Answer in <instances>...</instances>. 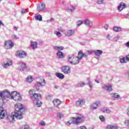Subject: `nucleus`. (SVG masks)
Returning <instances> with one entry per match:
<instances>
[{
  "label": "nucleus",
  "instance_id": "nucleus-1",
  "mask_svg": "<svg viewBox=\"0 0 129 129\" xmlns=\"http://www.w3.org/2000/svg\"><path fill=\"white\" fill-rule=\"evenodd\" d=\"M29 94L31 99L33 101L34 106H36V107H40L42 106V102L40 101V99L42 98L41 94L36 93H35V90H30L29 91Z\"/></svg>",
  "mask_w": 129,
  "mask_h": 129
},
{
  "label": "nucleus",
  "instance_id": "nucleus-2",
  "mask_svg": "<svg viewBox=\"0 0 129 129\" xmlns=\"http://www.w3.org/2000/svg\"><path fill=\"white\" fill-rule=\"evenodd\" d=\"M16 116L17 119H22L23 118V112L25 111V108L23 104L18 103L15 105Z\"/></svg>",
  "mask_w": 129,
  "mask_h": 129
},
{
  "label": "nucleus",
  "instance_id": "nucleus-3",
  "mask_svg": "<svg viewBox=\"0 0 129 129\" xmlns=\"http://www.w3.org/2000/svg\"><path fill=\"white\" fill-rule=\"evenodd\" d=\"M68 62L72 65L79 64L80 61L78 59L77 56L74 54H69L68 56Z\"/></svg>",
  "mask_w": 129,
  "mask_h": 129
},
{
  "label": "nucleus",
  "instance_id": "nucleus-4",
  "mask_svg": "<svg viewBox=\"0 0 129 129\" xmlns=\"http://www.w3.org/2000/svg\"><path fill=\"white\" fill-rule=\"evenodd\" d=\"M53 49L58 51L56 53V56L58 59H62L64 58V53L60 51H62V50H64V47L63 46H55L53 47Z\"/></svg>",
  "mask_w": 129,
  "mask_h": 129
},
{
  "label": "nucleus",
  "instance_id": "nucleus-5",
  "mask_svg": "<svg viewBox=\"0 0 129 129\" xmlns=\"http://www.w3.org/2000/svg\"><path fill=\"white\" fill-rule=\"evenodd\" d=\"M83 120H84V116L80 115L77 117H73L72 123H74V124H79V123L83 122Z\"/></svg>",
  "mask_w": 129,
  "mask_h": 129
},
{
  "label": "nucleus",
  "instance_id": "nucleus-6",
  "mask_svg": "<svg viewBox=\"0 0 129 129\" xmlns=\"http://www.w3.org/2000/svg\"><path fill=\"white\" fill-rule=\"evenodd\" d=\"M11 98L14 99L15 101H21L22 100V97L19 93L17 91H13L11 93Z\"/></svg>",
  "mask_w": 129,
  "mask_h": 129
},
{
  "label": "nucleus",
  "instance_id": "nucleus-7",
  "mask_svg": "<svg viewBox=\"0 0 129 129\" xmlns=\"http://www.w3.org/2000/svg\"><path fill=\"white\" fill-rule=\"evenodd\" d=\"M0 97L3 99H6V98H8V97H12V94L8 90H6L0 93Z\"/></svg>",
  "mask_w": 129,
  "mask_h": 129
},
{
  "label": "nucleus",
  "instance_id": "nucleus-8",
  "mask_svg": "<svg viewBox=\"0 0 129 129\" xmlns=\"http://www.w3.org/2000/svg\"><path fill=\"white\" fill-rule=\"evenodd\" d=\"M4 47L5 49L9 50L14 47V42L11 40H7L5 41Z\"/></svg>",
  "mask_w": 129,
  "mask_h": 129
},
{
  "label": "nucleus",
  "instance_id": "nucleus-9",
  "mask_svg": "<svg viewBox=\"0 0 129 129\" xmlns=\"http://www.w3.org/2000/svg\"><path fill=\"white\" fill-rule=\"evenodd\" d=\"M16 56L19 58H26L27 57V53L23 50H18L16 53Z\"/></svg>",
  "mask_w": 129,
  "mask_h": 129
},
{
  "label": "nucleus",
  "instance_id": "nucleus-10",
  "mask_svg": "<svg viewBox=\"0 0 129 129\" xmlns=\"http://www.w3.org/2000/svg\"><path fill=\"white\" fill-rule=\"evenodd\" d=\"M15 117L17 118V116L16 115V113L12 112L11 114L8 115L7 116V120L10 122H14L15 121Z\"/></svg>",
  "mask_w": 129,
  "mask_h": 129
},
{
  "label": "nucleus",
  "instance_id": "nucleus-11",
  "mask_svg": "<svg viewBox=\"0 0 129 129\" xmlns=\"http://www.w3.org/2000/svg\"><path fill=\"white\" fill-rule=\"evenodd\" d=\"M46 85V82L44 79H42L39 82H37V84L35 85L36 89L37 90H39L40 89V86H45Z\"/></svg>",
  "mask_w": 129,
  "mask_h": 129
},
{
  "label": "nucleus",
  "instance_id": "nucleus-12",
  "mask_svg": "<svg viewBox=\"0 0 129 129\" xmlns=\"http://www.w3.org/2000/svg\"><path fill=\"white\" fill-rule=\"evenodd\" d=\"M7 114H8L7 110L4 109L3 107H0V119H4Z\"/></svg>",
  "mask_w": 129,
  "mask_h": 129
},
{
  "label": "nucleus",
  "instance_id": "nucleus-13",
  "mask_svg": "<svg viewBox=\"0 0 129 129\" xmlns=\"http://www.w3.org/2000/svg\"><path fill=\"white\" fill-rule=\"evenodd\" d=\"M70 70H71V69L68 66H64L61 68V72H63L64 74H69L71 72Z\"/></svg>",
  "mask_w": 129,
  "mask_h": 129
},
{
  "label": "nucleus",
  "instance_id": "nucleus-14",
  "mask_svg": "<svg viewBox=\"0 0 129 129\" xmlns=\"http://www.w3.org/2000/svg\"><path fill=\"white\" fill-rule=\"evenodd\" d=\"M76 32L74 30H69L64 33L66 37H72L75 35Z\"/></svg>",
  "mask_w": 129,
  "mask_h": 129
},
{
  "label": "nucleus",
  "instance_id": "nucleus-15",
  "mask_svg": "<svg viewBox=\"0 0 129 129\" xmlns=\"http://www.w3.org/2000/svg\"><path fill=\"white\" fill-rule=\"evenodd\" d=\"M19 66L18 68V70L20 71V72H23V71L26 69L27 66L26 65V63L22 62H19Z\"/></svg>",
  "mask_w": 129,
  "mask_h": 129
},
{
  "label": "nucleus",
  "instance_id": "nucleus-16",
  "mask_svg": "<svg viewBox=\"0 0 129 129\" xmlns=\"http://www.w3.org/2000/svg\"><path fill=\"white\" fill-rule=\"evenodd\" d=\"M46 8V4L44 3H41V4H38L37 7V10L38 12H43Z\"/></svg>",
  "mask_w": 129,
  "mask_h": 129
},
{
  "label": "nucleus",
  "instance_id": "nucleus-17",
  "mask_svg": "<svg viewBox=\"0 0 129 129\" xmlns=\"http://www.w3.org/2000/svg\"><path fill=\"white\" fill-rule=\"evenodd\" d=\"M84 103H85L84 99H79L76 102V105L77 107L82 106L83 105H84Z\"/></svg>",
  "mask_w": 129,
  "mask_h": 129
},
{
  "label": "nucleus",
  "instance_id": "nucleus-18",
  "mask_svg": "<svg viewBox=\"0 0 129 129\" xmlns=\"http://www.w3.org/2000/svg\"><path fill=\"white\" fill-rule=\"evenodd\" d=\"M84 24H85V25L87 27H88V28H91V27L93 26V24H92V22L89 20V19H86L84 21Z\"/></svg>",
  "mask_w": 129,
  "mask_h": 129
},
{
  "label": "nucleus",
  "instance_id": "nucleus-19",
  "mask_svg": "<svg viewBox=\"0 0 129 129\" xmlns=\"http://www.w3.org/2000/svg\"><path fill=\"white\" fill-rule=\"evenodd\" d=\"M102 88L103 89V90H106V91H108V92L112 91V87L111 85H106L104 87H102Z\"/></svg>",
  "mask_w": 129,
  "mask_h": 129
},
{
  "label": "nucleus",
  "instance_id": "nucleus-20",
  "mask_svg": "<svg viewBox=\"0 0 129 129\" xmlns=\"http://www.w3.org/2000/svg\"><path fill=\"white\" fill-rule=\"evenodd\" d=\"M13 65V61L11 59H8L7 62L5 63L3 66L4 68H8L9 66H12Z\"/></svg>",
  "mask_w": 129,
  "mask_h": 129
},
{
  "label": "nucleus",
  "instance_id": "nucleus-21",
  "mask_svg": "<svg viewBox=\"0 0 129 129\" xmlns=\"http://www.w3.org/2000/svg\"><path fill=\"white\" fill-rule=\"evenodd\" d=\"M94 54L97 57H100V55H102V53H103V51L101 50H96L94 51Z\"/></svg>",
  "mask_w": 129,
  "mask_h": 129
},
{
  "label": "nucleus",
  "instance_id": "nucleus-22",
  "mask_svg": "<svg viewBox=\"0 0 129 129\" xmlns=\"http://www.w3.org/2000/svg\"><path fill=\"white\" fill-rule=\"evenodd\" d=\"M125 8V4L123 3H121L119 6L118 7V11L119 12H121L122 10H123Z\"/></svg>",
  "mask_w": 129,
  "mask_h": 129
},
{
  "label": "nucleus",
  "instance_id": "nucleus-23",
  "mask_svg": "<svg viewBox=\"0 0 129 129\" xmlns=\"http://www.w3.org/2000/svg\"><path fill=\"white\" fill-rule=\"evenodd\" d=\"M53 103L54 106L57 107L61 104V101H60L59 99L54 100L53 101Z\"/></svg>",
  "mask_w": 129,
  "mask_h": 129
},
{
  "label": "nucleus",
  "instance_id": "nucleus-24",
  "mask_svg": "<svg viewBox=\"0 0 129 129\" xmlns=\"http://www.w3.org/2000/svg\"><path fill=\"white\" fill-rule=\"evenodd\" d=\"M77 58L80 61V60H82V58H83V52L81 50L78 52Z\"/></svg>",
  "mask_w": 129,
  "mask_h": 129
},
{
  "label": "nucleus",
  "instance_id": "nucleus-25",
  "mask_svg": "<svg viewBox=\"0 0 129 129\" xmlns=\"http://www.w3.org/2000/svg\"><path fill=\"white\" fill-rule=\"evenodd\" d=\"M31 46L33 50H35L38 46V43L37 42L32 41L31 42Z\"/></svg>",
  "mask_w": 129,
  "mask_h": 129
},
{
  "label": "nucleus",
  "instance_id": "nucleus-26",
  "mask_svg": "<svg viewBox=\"0 0 129 129\" xmlns=\"http://www.w3.org/2000/svg\"><path fill=\"white\" fill-rule=\"evenodd\" d=\"M55 76H56V77H58V78H59V79H64V77H65L64 75L60 73H56L55 74Z\"/></svg>",
  "mask_w": 129,
  "mask_h": 129
},
{
  "label": "nucleus",
  "instance_id": "nucleus-27",
  "mask_svg": "<svg viewBox=\"0 0 129 129\" xmlns=\"http://www.w3.org/2000/svg\"><path fill=\"white\" fill-rule=\"evenodd\" d=\"M26 81L29 83H31V82L34 81V78H33V77H32V76H28L26 78Z\"/></svg>",
  "mask_w": 129,
  "mask_h": 129
},
{
  "label": "nucleus",
  "instance_id": "nucleus-28",
  "mask_svg": "<svg viewBox=\"0 0 129 129\" xmlns=\"http://www.w3.org/2000/svg\"><path fill=\"white\" fill-rule=\"evenodd\" d=\"M99 105H100V102L97 101L95 102V103L93 104V108L94 109H96V108H97Z\"/></svg>",
  "mask_w": 129,
  "mask_h": 129
},
{
  "label": "nucleus",
  "instance_id": "nucleus-29",
  "mask_svg": "<svg viewBox=\"0 0 129 129\" xmlns=\"http://www.w3.org/2000/svg\"><path fill=\"white\" fill-rule=\"evenodd\" d=\"M85 85L84 82L80 81L77 84V87H83Z\"/></svg>",
  "mask_w": 129,
  "mask_h": 129
},
{
  "label": "nucleus",
  "instance_id": "nucleus-30",
  "mask_svg": "<svg viewBox=\"0 0 129 129\" xmlns=\"http://www.w3.org/2000/svg\"><path fill=\"white\" fill-rule=\"evenodd\" d=\"M35 20H37V21H39L40 22L42 21V16L40 14L35 16Z\"/></svg>",
  "mask_w": 129,
  "mask_h": 129
},
{
  "label": "nucleus",
  "instance_id": "nucleus-31",
  "mask_svg": "<svg viewBox=\"0 0 129 129\" xmlns=\"http://www.w3.org/2000/svg\"><path fill=\"white\" fill-rule=\"evenodd\" d=\"M106 129H117L116 126H113V125H108L106 126Z\"/></svg>",
  "mask_w": 129,
  "mask_h": 129
},
{
  "label": "nucleus",
  "instance_id": "nucleus-32",
  "mask_svg": "<svg viewBox=\"0 0 129 129\" xmlns=\"http://www.w3.org/2000/svg\"><path fill=\"white\" fill-rule=\"evenodd\" d=\"M103 112H106V113H111V110L109 109H106L105 108H104L103 109Z\"/></svg>",
  "mask_w": 129,
  "mask_h": 129
},
{
  "label": "nucleus",
  "instance_id": "nucleus-33",
  "mask_svg": "<svg viewBox=\"0 0 129 129\" xmlns=\"http://www.w3.org/2000/svg\"><path fill=\"white\" fill-rule=\"evenodd\" d=\"M112 97H113L115 99H118L119 95H117L116 93L112 94Z\"/></svg>",
  "mask_w": 129,
  "mask_h": 129
},
{
  "label": "nucleus",
  "instance_id": "nucleus-34",
  "mask_svg": "<svg viewBox=\"0 0 129 129\" xmlns=\"http://www.w3.org/2000/svg\"><path fill=\"white\" fill-rule=\"evenodd\" d=\"M113 29L115 32H120L121 31V28L120 27H115Z\"/></svg>",
  "mask_w": 129,
  "mask_h": 129
},
{
  "label": "nucleus",
  "instance_id": "nucleus-35",
  "mask_svg": "<svg viewBox=\"0 0 129 129\" xmlns=\"http://www.w3.org/2000/svg\"><path fill=\"white\" fill-rule=\"evenodd\" d=\"M120 61L121 63H126L127 60H126V58L125 57H123L120 59Z\"/></svg>",
  "mask_w": 129,
  "mask_h": 129
},
{
  "label": "nucleus",
  "instance_id": "nucleus-36",
  "mask_svg": "<svg viewBox=\"0 0 129 129\" xmlns=\"http://www.w3.org/2000/svg\"><path fill=\"white\" fill-rule=\"evenodd\" d=\"M71 8H70L69 7H67L66 10L67 11H71V12H73V11L75 10V8L73 7V6H71Z\"/></svg>",
  "mask_w": 129,
  "mask_h": 129
},
{
  "label": "nucleus",
  "instance_id": "nucleus-37",
  "mask_svg": "<svg viewBox=\"0 0 129 129\" xmlns=\"http://www.w3.org/2000/svg\"><path fill=\"white\" fill-rule=\"evenodd\" d=\"M29 126L28 125H23L21 127L20 129H29Z\"/></svg>",
  "mask_w": 129,
  "mask_h": 129
},
{
  "label": "nucleus",
  "instance_id": "nucleus-38",
  "mask_svg": "<svg viewBox=\"0 0 129 129\" xmlns=\"http://www.w3.org/2000/svg\"><path fill=\"white\" fill-rule=\"evenodd\" d=\"M124 124L126 125V126L129 127V120H125L124 122Z\"/></svg>",
  "mask_w": 129,
  "mask_h": 129
},
{
  "label": "nucleus",
  "instance_id": "nucleus-39",
  "mask_svg": "<svg viewBox=\"0 0 129 129\" xmlns=\"http://www.w3.org/2000/svg\"><path fill=\"white\" fill-rule=\"evenodd\" d=\"M52 95H49L46 97V99L47 100H48V101H50V100H52Z\"/></svg>",
  "mask_w": 129,
  "mask_h": 129
},
{
  "label": "nucleus",
  "instance_id": "nucleus-40",
  "mask_svg": "<svg viewBox=\"0 0 129 129\" xmlns=\"http://www.w3.org/2000/svg\"><path fill=\"white\" fill-rule=\"evenodd\" d=\"M54 33H55V35H56V36H58V37H61V36H62V34H61L60 33V32H59V31H56Z\"/></svg>",
  "mask_w": 129,
  "mask_h": 129
},
{
  "label": "nucleus",
  "instance_id": "nucleus-41",
  "mask_svg": "<svg viewBox=\"0 0 129 129\" xmlns=\"http://www.w3.org/2000/svg\"><path fill=\"white\" fill-rule=\"evenodd\" d=\"M99 119H100L101 121H104L105 120V118H104L103 115L100 116Z\"/></svg>",
  "mask_w": 129,
  "mask_h": 129
},
{
  "label": "nucleus",
  "instance_id": "nucleus-42",
  "mask_svg": "<svg viewBox=\"0 0 129 129\" xmlns=\"http://www.w3.org/2000/svg\"><path fill=\"white\" fill-rule=\"evenodd\" d=\"M77 24L78 27H79V26H81V25H82V20L78 21Z\"/></svg>",
  "mask_w": 129,
  "mask_h": 129
},
{
  "label": "nucleus",
  "instance_id": "nucleus-43",
  "mask_svg": "<svg viewBox=\"0 0 129 129\" xmlns=\"http://www.w3.org/2000/svg\"><path fill=\"white\" fill-rule=\"evenodd\" d=\"M39 124L41 125L42 126H45L46 125V123L44 121H41L40 123Z\"/></svg>",
  "mask_w": 129,
  "mask_h": 129
},
{
  "label": "nucleus",
  "instance_id": "nucleus-44",
  "mask_svg": "<svg viewBox=\"0 0 129 129\" xmlns=\"http://www.w3.org/2000/svg\"><path fill=\"white\" fill-rule=\"evenodd\" d=\"M104 0H97V4L98 5H101V4H103V1Z\"/></svg>",
  "mask_w": 129,
  "mask_h": 129
},
{
  "label": "nucleus",
  "instance_id": "nucleus-45",
  "mask_svg": "<svg viewBox=\"0 0 129 129\" xmlns=\"http://www.w3.org/2000/svg\"><path fill=\"white\" fill-rule=\"evenodd\" d=\"M88 85L90 88H92V86H93L92 82H91L90 81L88 82Z\"/></svg>",
  "mask_w": 129,
  "mask_h": 129
},
{
  "label": "nucleus",
  "instance_id": "nucleus-46",
  "mask_svg": "<svg viewBox=\"0 0 129 129\" xmlns=\"http://www.w3.org/2000/svg\"><path fill=\"white\" fill-rule=\"evenodd\" d=\"M57 116L59 117V118H62V117H63V114L62 113H59L57 114Z\"/></svg>",
  "mask_w": 129,
  "mask_h": 129
},
{
  "label": "nucleus",
  "instance_id": "nucleus-47",
  "mask_svg": "<svg viewBox=\"0 0 129 129\" xmlns=\"http://www.w3.org/2000/svg\"><path fill=\"white\" fill-rule=\"evenodd\" d=\"M119 38H120V36H117L116 37H115L114 38V41H115V42H116V41L118 40V39H119Z\"/></svg>",
  "mask_w": 129,
  "mask_h": 129
},
{
  "label": "nucleus",
  "instance_id": "nucleus-48",
  "mask_svg": "<svg viewBox=\"0 0 129 129\" xmlns=\"http://www.w3.org/2000/svg\"><path fill=\"white\" fill-rule=\"evenodd\" d=\"M93 52H94V51H93V50L88 51V55H91V54H92V53H93Z\"/></svg>",
  "mask_w": 129,
  "mask_h": 129
},
{
  "label": "nucleus",
  "instance_id": "nucleus-49",
  "mask_svg": "<svg viewBox=\"0 0 129 129\" xmlns=\"http://www.w3.org/2000/svg\"><path fill=\"white\" fill-rule=\"evenodd\" d=\"M88 56V53L85 52V53H83V57H87Z\"/></svg>",
  "mask_w": 129,
  "mask_h": 129
},
{
  "label": "nucleus",
  "instance_id": "nucleus-50",
  "mask_svg": "<svg viewBox=\"0 0 129 129\" xmlns=\"http://www.w3.org/2000/svg\"><path fill=\"white\" fill-rule=\"evenodd\" d=\"M50 22H54V18H51L47 20V23H50Z\"/></svg>",
  "mask_w": 129,
  "mask_h": 129
},
{
  "label": "nucleus",
  "instance_id": "nucleus-51",
  "mask_svg": "<svg viewBox=\"0 0 129 129\" xmlns=\"http://www.w3.org/2000/svg\"><path fill=\"white\" fill-rule=\"evenodd\" d=\"M104 28L105 29V30H108V25L107 24H105Z\"/></svg>",
  "mask_w": 129,
  "mask_h": 129
},
{
  "label": "nucleus",
  "instance_id": "nucleus-52",
  "mask_svg": "<svg viewBox=\"0 0 129 129\" xmlns=\"http://www.w3.org/2000/svg\"><path fill=\"white\" fill-rule=\"evenodd\" d=\"M78 129H87L85 126H82L79 127Z\"/></svg>",
  "mask_w": 129,
  "mask_h": 129
},
{
  "label": "nucleus",
  "instance_id": "nucleus-53",
  "mask_svg": "<svg viewBox=\"0 0 129 129\" xmlns=\"http://www.w3.org/2000/svg\"><path fill=\"white\" fill-rule=\"evenodd\" d=\"M0 26H3V27H5V24H4L1 21H0Z\"/></svg>",
  "mask_w": 129,
  "mask_h": 129
},
{
  "label": "nucleus",
  "instance_id": "nucleus-54",
  "mask_svg": "<svg viewBox=\"0 0 129 129\" xmlns=\"http://www.w3.org/2000/svg\"><path fill=\"white\" fill-rule=\"evenodd\" d=\"M126 59L127 61H129V54H128L126 56Z\"/></svg>",
  "mask_w": 129,
  "mask_h": 129
},
{
  "label": "nucleus",
  "instance_id": "nucleus-55",
  "mask_svg": "<svg viewBox=\"0 0 129 129\" xmlns=\"http://www.w3.org/2000/svg\"><path fill=\"white\" fill-rule=\"evenodd\" d=\"M107 39H108L109 40H110L111 39V37L110 35L109 34H108L107 36Z\"/></svg>",
  "mask_w": 129,
  "mask_h": 129
},
{
  "label": "nucleus",
  "instance_id": "nucleus-56",
  "mask_svg": "<svg viewBox=\"0 0 129 129\" xmlns=\"http://www.w3.org/2000/svg\"><path fill=\"white\" fill-rule=\"evenodd\" d=\"M126 47H129V41L127 42L125 44Z\"/></svg>",
  "mask_w": 129,
  "mask_h": 129
},
{
  "label": "nucleus",
  "instance_id": "nucleus-57",
  "mask_svg": "<svg viewBox=\"0 0 129 129\" xmlns=\"http://www.w3.org/2000/svg\"><path fill=\"white\" fill-rule=\"evenodd\" d=\"M126 113L127 115L129 116V108L127 109Z\"/></svg>",
  "mask_w": 129,
  "mask_h": 129
},
{
  "label": "nucleus",
  "instance_id": "nucleus-58",
  "mask_svg": "<svg viewBox=\"0 0 129 129\" xmlns=\"http://www.w3.org/2000/svg\"><path fill=\"white\" fill-rule=\"evenodd\" d=\"M22 14H26V12L25 11V10H22L21 11Z\"/></svg>",
  "mask_w": 129,
  "mask_h": 129
},
{
  "label": "nucleus",
  "instance_id": "nucleus-59",
  "mask_svg": "<svg viewBox=\"0 0 129 129\" xmlns=\"http://www.w3.org/2000/svg\"><path fill=\"white\" fill-rule=\"evenodd\" d=\"M14 38H15L16 40H17V39H19V38L16 36V35H14Z\"/></svg>",
  "mask_w": 129,
  "mask_h": 129
},
{
  "label": "nucleus",
  "instance_id": "nucleus-60",
  "mask_svg": "<svg viewBox=\"0 0 129 129\" xmlns=\"http://www.w3.org/2000/svg\"><path fill=\"white\" fill-rule=\"evenodd\" d=\"M14 30H15V31H18V28L16 27H14Z\"/></svg>",
  "mask_w": 129,
  "mask_h": 129
},
{
  "label": "nucleus",
  "instance_id": "nucleus-61",
  "mask_svg": "<svg viewBox=\"0 0 129 129\" xmlns=\"http://www.w3.org/2000/svg\"><path fill=\"white\" fill-rule=\"evenodd\" d=\"M47 76H50V73H48L46 74Z\"/></svg>",
  "mask_w": 129,
  "mask_h": 129
},
{
  "label": "nucleus",
  "instance_id": "nucleus-62",
  "mask_svg": "<svg viewBox=\"0 0 129 129\" xmlns=\"http://www.w3.org/2000/svg\"><path fill=\"white\" fill-rule=\"evenodd\" d=\"M67 123H69V125H70V124H71V123H70V122L69 121H67Z\"/></svg>",
  "mask_w": 129,
  "mask_h": 129
},
{
  "label": "nucleus",
  "instance_id": "nucleus-63",
  "mask_svg": "<svg viewBox=\"0 0 129 129\" xmlns=\"http://www.w3.org/2000/svg\"><path fill=\"white\" fill-rule=\"evenodd\" d=\"M95 82H96L97 83H99V81H98L97 80H95Z\"/></svg>",
  "mask_w": 129,
  "mask_h": 129
},
{
  "label": "nucleus",
  "instance_id": "nucleus-64",
  "mask_svg": "<svg viewBox=\"0 0 129 129\" xmlns=\"http://www.w3.org/2000/svg\"><path fill=\"white\" fill-rule=\"evenodd\" d=\"M54 88H56V89H57L58 87H57V86H54Z\"/></svg>",
  "mask_w": 129,
  "mask_h": 129
}]
</instances>
